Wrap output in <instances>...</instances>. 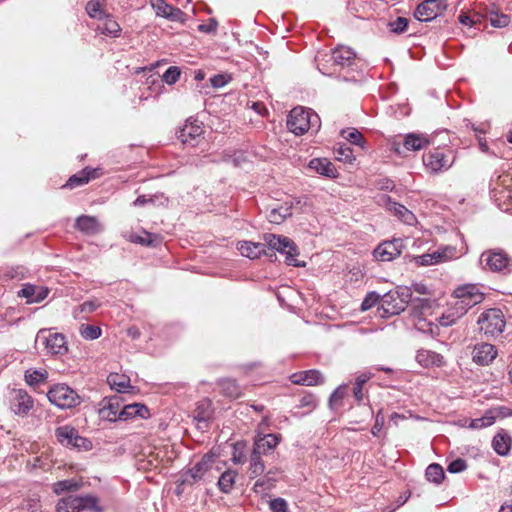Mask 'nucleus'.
Returning <instances> with one entry per match:
<instances>
[{
	"label": "nucleus",
	"instance_id": "obj_24",
	"mask_svg": "<svg viewBox=\"0 0 512 512\" xmlns=\"http://www.w3.org/2000/svg\"><path fill=\"white\" fill-rule=\"evenodd\" d=\"M120 415H122L123 421L134 419L136 417L147 418L149 416V410L145 405L140 403L127 404L122 405Z\"/></svg>",
	"mask_w": 512,
	"mask_h": 512
},
{
	"label": "nucleus",
	"instance_id": "obj_7",
	"mask_svg": "<svg viewBox=\"0 0 512 512\" xmlns=\"http://www.w3.org/2000/svg\"><path fill=\"white\" fill-rule=\"evenodd\" d=\"M457 257V251L454 247L445 246L431 253L413 255L410 257V262L414 263L416 266H431L447 262Z\"/></svg>",
	"mask_w": 512,
	"mask_h": 512
},
{
	"label": "nucleus",
	"instance_id": "obj_32",
	"mask_svg": "<svg viewBox=\"0 0 512 512\" xmlns=\"http://www.w3.org/2000/svg\"><path fill=\"white\" fill-rule=\"evenodd\" d=\"M292 203H284L277 208L271 210L268 219L271 223L280 224L284 219L292 214Z\"/></svg>",
	"mask_w": 512,
	"mask_h": 512
},
{
	"label": "nucleus",
	"instance_id": "obj_51",
	"mask_svg": "<svg viewBox=\"0 0 512 512\" xmlns=\"http://www.w3.org/2000/svg\"><path fill=\"white\" fill-rule=\"evenodd\" d=\"M426 477L431 482L439 483L444 477L442 467L438 464H432L428 466L426 470Z\"/></svg>",
	"mask_w": 512,
	"mask_h": 512
},
{
	"label": "nucleus",
	"instance_id": "obj_20",
	"mask_svg": "<svg viewBox=\"0 0 512 512\" xmlns=\"http://www.w3.org/2000/svg\"><path fill=\"white\" fill-rule=\"evenodd\" d=\"M48 293L49 290L46 287L27 284L18 295L26 298L27 303H39L47 297Z\"/></svg>",
	"mask_w": 512,
	"mask_h": 512
},
{
	"label": "nucleus",
	"instance_id": "obj_18",
	"mask_svg": "<svg viewBox=\"0 0 512 512\" xmlns=\"http://www.w3.org/2000/svg\"><path fill=\"white\" fill-rule=\"evenodd\" d=\"M203 129L197 122H187L180 130L178 138L184 144L192 146L198 144L197 139L202 135Z\"/></svg>",
	"mask_w": 512,
	"mask_h": 512
},
{
	"label": "nucleus",
	"instance_id": "obj_5",
	"mask_svg": "<svg viewBox=\"0 0 512 512\" xmlns=\"http://www.w3.org/2000/svg\"><path fill=\"white\" fill-rule=\"evenodd\" d=\"M478 325L487 338H496L504 331L506 321L501 310L489 309L479 316Z\"/></svg>",
	"mask_w": 512,
	"mask_h": 512
},
{
	"label": "nucleus",
	"instance_id": "obj_46",
	"mask_svg": "<svg viewBox=\"0 0 512 512\" xmlns=\"http://www.w3.org/2000/svg\"><path fill=\"white\" fill-rule=\"evenodd\" d=\"M102 20L103 24L98 26L102 33L111 36H118L121 30L119 24L115 20L108 18V15H106Z\"/></svg>",
	"mask_w": 512,
	"mask_h": 512
},
{
	"label": "nucleus",
	"instance_id": "obj_29",
	"mask_svg": "<svg viewBox=\"0 0 512 512\" xmlns=\"http://www.w3.org/2000/svg\"><path fill=\"white\" fill-rule=\"evenodd\" d=\"M152 7L155 9L157 15L162 17L171 18L173 20H179L182 16V12L179 9H175L168 5L164 0H150Z\"/></svg>",
	"mask_w": 512,
	"mask_h": 512
},
{
	"label": "nucleus",
	"instance_id": "obj_23",
	"mask_svg": "<svg viewBox=\"0 0 512 512\" xmlns=\"http://www.w3.org/2000/svg\"><path fill=\"white\" fill-rule=\"evenodd\" d=\"M128 240L134 243H138L144 246L155 247L161 243V237L155 234H151L145 230L139 232H131L127 236Z\"/></svg>",
	"mask_w": 512,
	"mask_h": 512
},
{
	"label": "nucleus",
	"instance_id": "obj_14",
	"mask_svg": "<svg viewBox=\"0 0 512 512\" xmlns=\"http://www.w3.org/2000/svg\"><path fill=\"white\" fill-rule=\"evenodd\" d=\"M403 248V240L395 238L392 241H384L379 244L374 250L373 256L378 261H391L401 254Z\"/></svg>",
	"mask_w": 512,
	"mask_h": 512
},
{
	"label": "nucleus",
	"instance_id": "obj_47",
	"mask_svg": "<svg viewBox=\"0 0 512 512\" xmlns=\"http://www.w3.org/2000/svg\"><path fill=\"white\" fill-rule=\"evenodd\" d=\"M341 135L344 139L349 141L352 144L360 146L362 149L365 148V140L363 139L361 133L357 131L356 129H348L343 130L341 132Z\"/></svg>",
	"mask_w": 512,
	"mask_h": 512
},
{
	"label": "nucleus",
	"instance_id": "obj_35",
	"mask_svg": "<svg viewBox=\"0 0 512 512\" xmlns=\"http://www.w3.org/2000/svg\"><path fill=\"white\" fill-rule=\"evenodd\" d=\"M295 384L312 386L321 383V375L317 371H306L292 376Z\"/></svg>",
	"mask_w": 512,
	"mask_h": 512
},
{
	"label": "nucleus",
	"instance_id": "obj_10",
	"mask_svg": "<svg viewBox=\"0 0 512 512\" xmlns=\"http://www.w3.org/2000/svg\"><path fill=\"white\" fill-rule=\"evenodd\" d=\"M35 343L37 346L42 345L49 354H62L66 351L64 336L48 329H41L38 332Z\"/></svg>",
	"mask_w": 512,
	"mask_h": 512
},
{
	"label": "nucleus",
	"instance_id": "obj_12",
	"mask_svg": "<svg viewBox=\"0 0 512 512\" xmlns=\"http://www.w3.org/2000/svg\"><path fill=\"white\" fill-rule=\"evenodd\" d=\"M453 300L455 305H463V308L467 311L470 307L483 300V293L475 285H465L455 290Z\"/></svg>",
	"mask_w": 512,
	"mask_h": 512
},
{
	"label": "nucleus",
	"instance_id": "obj_38",
	"mask_svg": "<svg viewBox=\"0 0 512 512\" xmlns=\"http://www.w3.org/2000/svg\"><path fill=\"white\" fill-rule=\"evenodd\" d=\"M494 450L499 455H506L511 447V439L506 433H498L493 439Z\"/></svg>",
	"mask_w": 512,
	"mask_h": 512
},
{
	"label": "nucleus",
	"instance_id": "obj_30",
	"mask_svg": "<svg viewBox=\"0 0 512 512\" xmlns=\"http://www.w3.org/2000/svg\"><path fill=\"white\" fill-rule=\"evenodd\" d=\"M396 300L397 299L395 298L394 294H387L383 297L381 307L385 314L394 315L404 310V301Z\"/></svg>",
	"mask_w": 512,
	"mask_h": 512
},
{
	"label": "nucleus",
	"instance_id": "obj_55",
	"mask_svg": "<svg viewBox=\"0 0 512 512\" xmlns=\"http://www.w3.org/2000/svg\"><path fill=\"white\" fill-rule=\"evenodd\" d=\"M101 330L99 327L96 326H82L81 327V335L87 339H96L100 336Z\"/></svg>",
	"mask_w": 512,
	"mask_h": 512
},
{
	"label": "nucleus",
	"instance_id": "obj_50",
	"mask_svg": "<svg viewBox=\"0 0 512 512\" xmlns=\"http://www.w3.org/2000/svg\"><path fill=\"white\" fill-rule=\"evenodd\" d=\"M211 403L207 400L202 401L195 410V418L199 422H206L211 416Z\"/></svg>",
	"mask_w": 512,
	"mask_h": 512
},
{
	"label": "nucleus",
	"instance_id": "obj_17",
	"mask_svg": "<svg viewBox=\"0 0 512 512\" xmlns=\"http://www.w3.org/2000/svg\"><path fill=\"white\" fill-rule=\"evenodd\" d=\"M494 197L496 201H499V205L506 199H512V175L506 173L498 177L494 188Z\"/></svg>",
	"mask_w": 512,
	"mask_h": 512
},
{
	"label": "nucleus",
	"instance_id": "obj_27",
	"mask_svg": "<svg viewBox=\"0 0 512 512\" xmlns=\"http://www.w3.org/2000/svg\"><path fill=\"white\" fill-rule=\"evenodd\" d=\"M316 62L319 71L324 75H333L338 72V64L334 62L332 52L320 53L316 57Z\"/></svg>",
	"mask_w": 512,
	"mask_h": 512
},
{
	"label": "nucleus",
	"instance_id": "obj_60",
	"mask_svg": "<svg viewBox=\"0 0 512 512\" xmlns=\"http://www.w3.org/2000/svg\"><path fill=\"white\" fill-rule=\"evenodd\" d=\"M180 76V71L177 67H170L163 75V80L168 84L175 83Z\"/></svg>",
	"mask_w": 512,
	"mask_h": 512
},
{
	"label": "nucleus",
	"instance_id": "obj_61",
	"mask_svg": "<svg viewBox=\"0 0 512 512\" xmlns=\"http://www.w3.org/2000/svg\"><path fill=\"white\" fill-rule=\"evenodd\" d=\"M378 300H379V296L376 293H369L365 297L364 301L362 302L361 310L366 311V310L371 309L373 306L376 305Z\"/></svg>",
	"mask_w": 512,
	"mask_h": 512
},
{
	"label": "nucleus",
	"instance_id": "obj_40",
	"mask_svg": "<svg viewBox=\"0 0 512 512\" xmlns=\"http://www.w3.org/2000/svg\"><path fill=\"white\" fill-rule=\"evenodd\" d=\"M100 303L96 300H89L76 307L73 311V316L76 319L86 318L89 314L93 313Z\"/></svg>",
	"mask_w": 512,
	"mask_h": 512
},
{
	"label": "nucleus",
	"instance_id": "obj_6",
	"mask_svg": "<svg viewBox=\"0 0 512 512\" xmlns=\"http://www.w3.org/2000/svg\"><path fill=\"white\" fill-rule=\"evenodd\" d=\"M264 241L269 248L284 254L286 256V263L288 265H302L296 258L298 255L297 247L288 237L276 234H265Z\"/></svg>",
	"mask_w": 512,
	"mask_h": 512
},
{
	"label": "nucleus",
	"instance_id": "obj_21",
	"mask_svg": "<svg viewBox=\"0 0 512 512\" xmlns=\"http://www.w3.org/2000/svg\"><path fill=\"white\" fill-rule=\"evenodd\" d=\"M440 9L437 0H426L417 7L414 15L420 21H429L437 16Z\"/></svg>",
	"mask_w": 512,
	"mask_h": 512
},
{
	"label": "nucleus",
	"instance_id": "obj_57",
	"mask_svg": "<svg viewBox=\"0 0 512 512\" xmlns=\"http://www.w3.org/2000/svg\"><path fill=\"white\" fill-rule=\"evenodd\" d=\"M264 471V464L260 460L259 455H255L253 453L252 459H251V466H250V473L252 476H257L261 474Z\"/></svg>",
	"mask_w": 512,
	"mask_h": 512
},
{
	"label": "nucleus",
	"instance_id": "obj_16",
	"mask_svg": "<svg viewBox=\"0 0 512 512\" xmlns=\"http://www.w3.org/2000/svg\"><path fill=\"white\" fill-rule=\"evenodd\" d=\"M496 356V348L489 343L478 344L472 351V360L479 365H489Z\"/></svg>",
	"mask_w": 512,
	"mask_h": 512
},
{
	"label": "nucleus",
	"instance_id": "obj_13",
	"mask_svg": "<svg viewBox=\"0 0 512 512\" xmlns=\"http://www.w3.org/2000/svg\"><path fill=\"white\" fill-rule=\"evenodd\" d=\"M480 264L483 269L491 271L509 270L512 263L508 256L502 251H486L480 257Z\"/></svg>",
	"mask_w": 512,
	"mask_h": 512
},
{
	"label": "nucleus",
	"instance_id": "obj_22",
	"mask_svg": "<svg viewBox=\"0 0 512 512\" xmlns=\"http://www.w3.org/2000/svg\"><path fill=\"white\" fill-rule=\"evenodd\" d=\"M416 361L425 368L441 367L444 364L442 355L425 349H421L417 352Z\"/></svg>",
	"mask_w": 512,
	"mask_h": 512
},
{
	"label": "nucleus",
	"instance_id": "obj_36",
	"mask_svg": "<svg viewBox=\"0 0 512 512\" xmlns=\"http://www.w3.org/2000/svg\"><path fill=\"white\" fill-rule=\"evenodd\" d=\"M78 432L70 426H62L56 429L55 435L57 440L66 447H71Z\"/></svg>",
	"mask_w": 512,
	"mask_h": 512
},
{
	"label": "nucleus",
	"instance_id": "obj_41",
	"mask_svg": "<svg viewBox=\"0 0 512 512\" xmlns=\"http://www.w3.org/2000/svg\"><path fill=\"white\" fill-rule=\"evenodd\" d=\"M218 479V486L224 493H228L233 488L236 478V472L232 470L221 471Z\"/></svg>",
	"mask_w": 512,
	"mask_h": 512
},
{
	"label": "nucleus",
	"instance_id": "obj_9",
	"mask_svg": "<svg viewBox=\"0 0 512 512\" xmlns=\"http://www.w3.org/2000/svg\"><path fill=\"white\" fill-rule=\"evenodd\" d=\"M454 156L451 151L434 149L423 156L424 166L432 173H437L451 167Z\"/></svg>",
	"mask_w": 512,
	"mask_h": 512
},
{
	"label": "nucleus",
	"instance_id": "obj_33",
	"mask_svg": "<svg viewBox=\"0 0 512 512\" xmlns=\"http://www.w3.org/2000/svg\"><path fill=\"white\" fill-rule=\"evenodd\" d=\"M237 249L239 250L241 255L248 257L250 259L257 258L262 254V244L260 243L242 241L238 243Z\"/></svg>",
	"mask_w": 512,
	"mask_h": 512
},
{
	"label": "nucleus",
	"instance_id": "obj_45",
	"mask_svg": "<svg viewBox=\"0 0 512 512\" xmlns=\"http://www.w3.org/2000/svg\"><path fill=\"white\" fill-rule=\"evenodd\" d=\"M47 378V372L43 369H29L25 372V381L30 386H35L44 382Z\"/></svg>",
	"mask_w": 512,
	"mask_h": 512
},
{
	"label": "nucleus",
	"instance_id": "obj_53",
	"mask_svg": "<svg viewBox=\"0 0 512 512\" xmlns=\"http://www.w3.org/2000/svg\"><path fill=\"white\" fill-rule=\"evenodd\" d=\"M78 483L74 480H63L53 485V490L56 494H60L66 490H76Z\"/></svg>",
	"mask_w": 512,
	"mask_h": 512
},
{
	"label": "nucleus",
	"instance_id": "obj_58",
	"mask_svg": "<svg viewBox=\"0 0 512 512\" xmlns=\"http://www.w3.org/2000/svg\"><path fill=\"white\" fill-rule=\"evenodd\" d=\"M72 448H76L78 450L88 451L92 448V442L84 437H81L77 434L76 438H74Z\"/></svg>",
	"mask_w": 512,
	"mask_h": 512
},
{
	"label": "nucleus",
	"instance_id": "obj_43",
	"mask_svg": "<svg viewBox=\"0 0 512 512\" xmlns=\"http://www.w3.org/2000/svg\"><path fill=\"white\" fill-rule=\"evenodd\" d=\"M485 17L490 21L493 27L497 28L505 27L510 22V18L508 15L501 14L493 8L486 12Z\"/></svg>",
	"mask_w": 512,
	"mask_h": 512
},
{
	"label": "nucleus",
	"instance_id": "obj_54",
	"mask_svg": "<svg viewBox=\"0 0 512 512\" xmlns=\"http://www.w3.org/2000/svg\"><path fill=\"white\" fill-rule=\"evenodd\" d=\"M408 25V20L403 17H399L396 20L389 23V27L392 32L400 34L405 31Z\"/></svg>",
	"mask_w": 512,
	"mask_h": 512
},
{
	"label": "nucleus",
	"instance_id": "obj_63",
	"mask_svg": "<svg viewBox=\"0 0 512 512\" xmlns=\"http://www.w3.org/2000/svg\"><path fill=\"white\" fill-rule=\"evenodd\" d=\"M244 448H245V444H242V443H237L234 446L233 461L235 463H242L244 461V459H245Z\"/></svg>",
	"mask_w": 512,
	"mask_h": 512
},
{
	"label": "nucleus",
	"instance_id": "obj_42",
	"mask_svg": "<svg viewBox=\"0 0 512 512\" xmlns=\"http://www.w3.org/2000/svg\"><path fill=\"white\" fill-rule=\"evenodd\" d=\"M95 173H96V170H83L82 172L72 176L68 182H67V186L70 187V188H75V187H78V186H82L86 183H88V181L91 179V178H95Z\"/></svg>",
	"mask_w": 512,
	"mask_h": 512
},
{
	"label": "nucleus",
	"instance_id": "obj_59",
	"mask_svg": "<svg viewBox=\"0 0 512 512\" xmlns=\"http://www.w3.org/2000/svg\"><path fill=\"white\" fill-rule=\"evenodd\" d=\"M231 81V76L227 74H219L210 78V83L214 88H221Z\"/></svg>",
	"mask_w": 512,
	"mask_h": 512
},
{
	"label": "nucleus",
	"instance_id": "obj_52",
	"mask_svg": "<svg viewBox=\"0 0 512 512\" xmlns=\"http://www.w3.org/2000/svg\"><path fill=\"white\" fill-rule=\"evenodd\" d=\"M495 416L492 413H488L482 418H477L470 421V427L473 429H480L487 426H490L494 423Z\"/></svg>",
	"mask_w": 512,
	"mask_h": 512
},
{
	"label": "nucleus",
	"instance_id": "obj_1",
	"mask_svg": "<svg viewBox=\"0 0 512 512\" xmlns=\"http://www.w3.org/2000/svg\"><path fill=\"white\" fill-rule=\"evenodd\" d=\"M459 304L455 305L452 299L449 306L443 310L439 305L427 300H420L413 304V317L414 325L423 333H428L432 336L439 335V328L436 322L442 326H449L454 324L460 317L467 311Z\"/></svg>",
	"mask_w": 512,
	"mask_h": 512
},
{
	"label": "nucleus",
	"instance_id": "obj_4",
	"mask_svg": "<svg viewBox=\"0 0 512 512\" xmlns=\"http://www.w3.org/2000/svg\"><path fill=\"white\" fill-rule=\"evenodd\" d=\"M319 126L320 119L318 115L304 107L292 109L287 119V127L295 135H302L309 129L319 128Z\"/></svg>",
	"mask_w": 512,
	"mask_h": 512
},
{
	"label": "nucleus",
	"instance_id": "obj_62",
	"mask_svg": "<svg viewBox=\"0 0 512 512\" xmlns=\"http://www.w3.org/2000/svg\"><path fill=\"white\" fill-rule=\"evenodd\" d=\"M270 509L273 512H287L288 505L284 499L277 498L270 502Z\"/></svg>",
	"mask_w": 512,
	"mask_h": 512
},
{
	"label": "nucleus",
	"instance_id": "obj_37",
	"mask_svg": "<svg viewBox=\"0 0 512 512\" xmlns=\"http://www.w3.org/2000/svg\"><path fill=\"white\" fill-rule=\"evenodd\" d=\"M331 52L334 57V62L338 64V70L345 65L350 64L354 58L353 51L348 47H338Z\"/></svg>",
	"mask_w": 512,
	"mask_h": 512
},
{
	"label": "nucleus",
	"instance_id": "obj_11",
	"mask_svg": "<svg viewBox=\"0 0 512 512\" xmlns=\"http://www.w3.org/2000/svg\"><path fill=\"white\" fill-rule=\"evenodd\" d=\"M84 509L97 512L101 510L97 499L92 496L84 498L70 496L60 500L57 504V512H80Z\"/></svg>",
	"mask_w": 512,
	"mask_h": 512
},
{
	"label": "nucleus",
	"instance_id": "obj_8",
	"mask_svg": "<svg viewBox=\"0 0 512 512\" xmlns=\"http://www.w3.org/2000/svg\"><path fill=\"white\" fill-rule=\"evenodd\" d=\"M49 401L60 408H72L80 403L79 395L64 384L53 386L47 393Z\"/></svg>",
	"mask_w": 512,
	"mask_h": 512
},
{
	"label": "nucleus",
	"instance_id": "obj_2",
	"mask_svg": "<svg viewBox=\"0 0 512 512\" xmlns=\"http://www.w3.org/2000/svg\"><path fill=\"white\" fill-rule=\"evenodd\" d=\"M224 465L225 463L215 454H206L188 471L185 482H212L224 469Z\"/></svg>",
	"mask_w": 512,
	"mask_h": 512
},
{
	"label": "nucleus",
	"instance_id": "obj_19",
	"mask_svg": "<svg viewBox=\"0 0 512 512\" xmlns=\"http://www.w3.org/2000/svg\"><path fill=\"white\" fill-rule=\"evenodd\" d=\"M122 403L120 398L113 397L104 401L102 408L100 409V415L102 418L109 421L122 420L121 414Z\"/></svg>",
	"mask_w": 512,
	"mask_h": 512
},
{
	"label": "nucleus",
	"instance_id": "obj_56",
	"mask_svg": "<svg viewBox=\"0 0 512 512\" xmlns=\"http://www.w3.org/2000/svg\"><path fill=\"white\" fill-rule=\"evenodd\" d=\"M49 457L43 452L40 456H35L32 460L29 461L33 469L41 468L45 469L46 466L49 465Z\"/></svg>",
	"mask_w": 512,
	"mask_h": 512
},
{
	"label": "nucleus",
	"instance_id": "obj_15",
	"mask_svg": "<svg viewBox=\"0 0 512 512\" xmlns=\"http://www.w3.org/2000/svg\"><path fill=\"white\" fill-rule=\"evenodd\" d=\"M34 407L32 397L24 390L18 389L11 392L10 408L19 416H26Z\"/></svg>",
	"mask_w": 512,
	"mask_h": 512
},
{
	"label": "nucleus",
	"instance_id": "obj_26",
	"mask_svg": "<svg viewBox=\"0 0 512 512\" xmlns=\"http://www.w3.org/2000/svg\"><path fill=\"white\" fill-rule=\"evenodd\" d=\"M430 144V140L423 134H407L403 140V146L408 151H418Z\"/></svg>",
	"mask_w": 512,
	"mask_h": 512
},
{
	"label": "nucleus",
	"instance_id": "obj_49",
	"mask_svg": "<svg viewBox=\"0 0 512 512\" xmlns=\"http://www.w3.org/2000/svg\"><path fill=\"white\" fill-rule=\"evenodd\" d=\"M23 512H43L42 506L37 495H32L25 499L21 505Z\"/></svg>",
	"mask_w": 512,
	"mask_h": 512
},
{
	"label": "nucleus",
	"instance_id": "obj_48",
	"mask_svg": "<svg viewBox=\"0 0 512 512\" xmlns=\"http://www.w3.org/2000/svg\"><path fill=\"white\" fill-rule=\"evenodd\" d=\"M87 13L90 17L96 18L99 20H102L104 17H106V12L103 9L102 3L96 0H92L88 2L86 6Z\"/></svg>",
	"mask_w": 512,
	"mask_h": 512
},
{
	"label": "nucleus",
	"instance_id": "obj_31",
	"mask_svg": "<svg viewBox=\"0 0 512 512\" xmlns=\"http://www.w3.org/2000/svg\"><path fill=\"white\" fill-rule=\"evenodd\" d=\"M76 226L82 232L87 234L98 233L102 227L99 221L95 217L81 216L76 221Z\"/></svg>",
	"mask_w": 512,
	"mask_h": 512
},
{
	"label": "nucleus",
	"instance_id": "obj_44",
	"mask_svg": "<svg viewBox=\"0 0 512 512\" xmlns=\"http://www.w3.org/2000/svg\"><path fill=\"white\" fill-rule=\"evenodd\" d=\"M336 160L344 162L349 165H354L356 162V156L353 154V150L346 145H339L335 149Z\"/></svg>",
	"mask_w": 512,
	"mask_h": 512
},
{
	"label": "nucleus",
	"instance_id": "obj_3",
	"mask_svg": "<svg viewBox=\"0 0 512 512\" xmlns=\"http://www.w3.org/2000/svg\"><path fill=\"white\" fill-rule=\"evenodd\" d=\"M170 460L166 446H156L148 442H145L136 453L137 468L143 472L156 470Z\"/></svg>",
	"mask_w": 512,
	"mask_h": 512
},
{
	"label": "nucleus",
	"instance_id": "obj_28",
	"mask_svg": "<svg viewBox=\"0 0 512 512\" xmlns=\"http://www.w3.org/2000/svg\"><path fill=\"white\" fill-rule=\"evenodd\" d=\"M280 437L275 434H267L263 437H258L255 441L254 454L260 455L275 448L279 443Z\"/></svg>",
	"mask_w": 512,
	"mask_h": 512
},
{
	"label": "nucleus",
	"instance_id": "obj_39",
	"mask_svg": "<svg viewBox=\"0 0 512 512\" xmlns=\"http://www.w3.org/2000/svg\"><path fill=\"white\" fill-rule=\"evenodd\" d=\"M389 210L397 216L403 222L412 225L416 219L412 212H410L406 207L393 203L389 206Z\"/></svg>",
	"mask_w": 512,
	"mask_h": 512
},
{
	"label": "nucleus",
	"instance_id": "obj_25",
	"mask_svg": "<svg viewBox=\"0 0 512 512\" xmlns=\"http://www.w3.org/2000/svg\"><path fill=\"white\" fill-rule=\"evenodd\" d=\"M309 169L327 177L334 178L337 176L334 165L325 158L312 159L309 162Z\"/></svg>",
	"mask_w": 512,
	"mask_h": 512
},
{
	"label": "nucleus",
	"instance_id": "obj_34",
	"mask_svg": "<svg viewBox=\"0 0 512 512\" xmlns=\"http://www.w3.org/2000/svg\"><path fill=\"white\" fill-rule=\"evenodd\" d=\"M107 382L110 387L117 392H126L131 387L129 377L123 374H110L107 378Z\"/></svg>",
	"mask_w": 512,
	"mask_h": 512
},
{
	"label": "nucleus",
	"instance_id": "obj_64",
	"mask_svg": "<svg viewBox=\"0 0 512 512\" xmlns=\"http://www.w3.org/2000/svg\"><path fill=\"white\" fill-rule=\"evenodd\" d=\"M466 469V463L462 459L452 461L448 466V471L451 473H458Z\"/></svg>",
	"mask_w": 512,
	"mask_h": 512
}]
</instances>
